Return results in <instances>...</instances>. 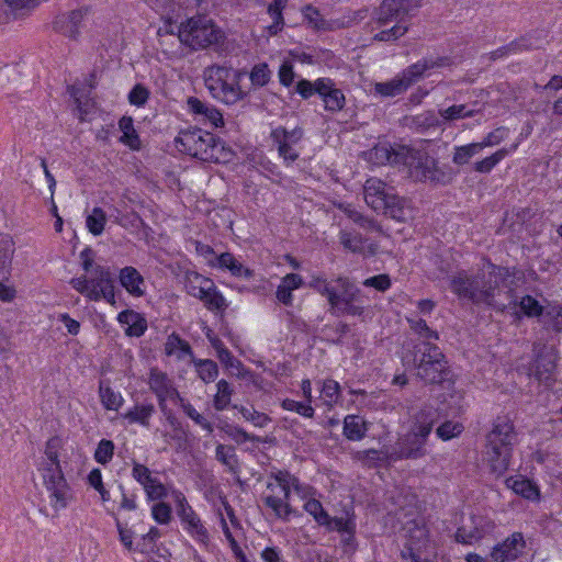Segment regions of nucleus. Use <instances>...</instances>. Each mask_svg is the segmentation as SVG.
Masks as SVG:
<instances>
[{"label": "nucleus", "instance_id": "obj_1", "mask_svg": "<svg viewBox=\"0 0 562 562\" xmlns=\"http://www.w3.org/2000/svg\"><path fill=\"white\" fill-rule=\"evenodd\" d=\"M525 273L516 268L497 266L491 260L476 273L460 270L450 279V290L459 300L495 311H508L514 322L543 317L544 306L532 295H519L517 288L525 283Z\"/></svg>", "mask_w": 562, "mask_h": 562}, {"label": "nucleus", "instance_id": "obj_2", "mask_svg": "<svg viewBox=\"0 0 562 562\" xmlns=\"http://www.w3.org/2000/svg\"><path fill=\"white\" fill-rule=\"evenodd\" d=\"M405 372L413 373L425 385L452 391L457 374L442 349L429 341H405L400 351Z\"/></svg>", "mask_w": 562, "mask_h": 562}, {"label": "nucleus", "instance_id": "obj_3", "mask_svg": "<svg viewBox=\"0 0 562 562\" xmlns=\"http://www.w3.org/2000/svg\"><path fill=\"white\" fill-rule=\"evenodd\" d=\"M371 159L379 165H403L415 181L432 186H447L452 182L456 171L439 161L424 149L401 145L396 148L389 144H378L370 151Z\"/></svg>", "mask_w": 562, "mask_h": 562}, {"label": "nucleus", "instance_id": "obj_4", "mask_svg": "<svg viewBox=\"0 0 562 562\" xmlns=\"http://www.w3.org/2000/svg\"><path fill=\"white\" fill-rule=\"evenodd\" d=\"M447 415L439 406L423 405L413 416L409 429L392 445L391 459L393 462L402 460H418L426 457L428 440L434 427Z\"/></svg>", "mask_w": 562, "mask_h": 562}, {"label": "nucleus", "instance_id": "obj_5", "mask_svg": "<svg viewBox=\"0 0 562 562\" xmlns=\"http://www.w3.org/2000/svg\"><path fill=\"white\" fill-rule=\"evenodd\" d=\"M517 443L518 432L514 422L506 415L494 418L490 430L485 434L483 451L484 460L492 474L502 476L506 473Z\"/></svg>", "mask_w": 562, "mask_h": 562}, {"label": "nucleus", "instance_id": "obj_6", "mask_svg": "<svg viewBox=\"0 0 562 562\" xmlns=\"http://www.w3.org/2000/svg\"><path fill=\"white\" fill-rule=\"evenodd\" d=\"M423 0H383L373 11L374 34L376 42H395L404 36L409 27L407 21L415 16L422 7Z\"/></svg>", "mask_w": 562, "mask_h": 562}, {"label": "nucleus", "instance_id": "obj_7", "mask_svg": "<svg viewBox=\"0 0 562 562\" xmlns=\"http://www.w3.org/2000/svg\"><path fill=\"white\" fill-rule=\"evenodd\" d=\"M176 146L179 151L206 162H227L233 156L223 139L202 128L181 131Z\"/></svg>", "mask_w": 562, "mask_h": 562}, {"label": "nucleus", "instance_id": "obj_8", "mask_svg": "<svg viewBox=\"0 0 562 562\" xmlns=\"http://www.w3.org/2000/svg\"><path fill=\"white\" fill-rule=\"evenodd\" d=\"M58 446L57 438L47 440L45 447L46 459L37 468L42 472L43 484L48 493L49 504L56 513L65 509L72 498L71 487L60 465Z\"/></svg>", "mask_w": 562, "mask_h": 562}, {"label": "nucleus", "instance_id": "obj_9", "mask_svg": "<svg viewBox=\"0 0 562 562\" xmlns=\"http://www.w3.org/2000/svg\"><path fill=\"white\" fill-rule=\"evenodd\" d=\"M269 477L278 483L283 497L270 494L262 497L263 504L273 512L277 518L285 522L290 521L291 516L299 515L290 504L291 491L293 490L301 498L305 499L312 496L315 490L313 486L302 483L297 476L288 470L276 469L269 473Z\"/></svg>", "mask_w": 562, "mask_h": 562}, {"label": "nucleus", "instance_id": "obj_10", "mask_svg": "<svg viewBox=\"0 0 562 562\" xmlns=\"http://www.w3.org/2000/svg\"><path fill=\"white\" fill-rule=\"evenodd\" d=\"M243 76V70L225 65H212L204 70L205 87L214 99L232 105L248 94L240 88Z\"/></svg>", "mask_w": 562, "mask_h": 562}, {"label": "nucleus", "instance_id": "obj_11", "mask_svg": "<svg viewBox=\"0 0 562 562\" xmlns=\"http://www.w3.org/2000/svg\"><path fill=\"white\" fill-rule=\"evenodd\" d=\"M450 65V58L424 57L404 69L401 75L385 82L374 85V93L383 98H394L404 93L411 86L417 82L427 70L443 68Z\"/></svg>", "mask_w": 562, "mask_h": 562}, {"label": "nucleus", "instance_id": "obj_12", "mask_svg": "<svg viewBox=\"0 0 562 562\" xmlns=\"http://www.w3.org/2000/svg\"><path fill=\"white\" fill-rule=\"evenodd\" d=\"M179 40L194 50L218 47L225 34L211 19L198 15L188 19L179 29Z\"/></svg>", "mask_w": 562, "mask_h": 562}, {"label": "nucleus", "instance_id": "obj_13", "mask_svg": "<svg viewBox=\"0 0 562 562\" xmlns=\"http://www.w3.org/2000/svg\"><path fill=\"white\" fill-rule=\"evenodd\" d=\"M366 203L375 212L397 221H405L406 201L391 192L385 182L378 178H369L363 186Z\"/></svg>", "mask_w": 562, "mask_h": 562}, {"label": "nucleus", "instance_id": "obj_14", "mask_svg": "<svg viewBox=\"0 0 562 562\" xmlns=\"http://www.w3.org/2000/svg\"><path fill=\"white\" fill-rule=\"evenodd\" d=\"M335 289L329 297V312L335 316L363 317L362 291L347 277L335 279Z\"/></svg>", "mask_w": 562, "mask_h": 562}, {"label": "nucleus", "instance_id": "obj_15", "mask_svg": "<svg viewBox=\"0 0 562 562\" xmlns=\"http://www.w3.org/2000/svg\"><path fill=\"white\" fill-rule=\"evenodd\" d=\"M295 92L304 100L317 95L323 101L324 110L330 113H337L346 105L344 91L328 77H321L314 81L301 78L295 85Z\"/></svg>", "mask_w": 562, "mask_h": 562}, {"label": "nucleus", "instance_id": "obj_16", "mask_svg": "<svg viewBox=\"0 0 562 562\" xmlns=\"http://www.w3.org/2000/svg\"><path fill=\"white\" fill-rule=\"evenodd\" d=\"M171 497L176 504V512L183 530L199 544L207 548L211 542L210 532L184 494L180 490L172 488Z\"/></svg>", "mask_w": 562, "mask_h": 562}, {"label": "nucleus", "instance_id": "obj_17", "mask_svg": "<svg viewBox=\"0 0 562 562\" xmlns=\"http://www.w3.org/2000/svg\"><path fill=\"white\" fill-rule=\"evenodd\" d=\"M535 358L526 367L524 372L529 378H535L538 382L546 386H551L555 382L554 371L558 362V353L553 346L547 344L533 345Z\"/></svg>", "mask_w": 562, "mask_h": 562}, {"label": "nucleus", "instance_id": "obj_18", "mask_svg": "<svg viewBox=\"0 0 562 562\" xmlns=\"http://www.w3.org/2000/svg\"><path fill=\"white\" fill-rule=\"evenodd\" d=\"M303 136L304 130L301 126L288 130L279 125L271 130L270 139L285 165H291L299 159L300 153L295 149V145L303 139Z\"/></svg>", "mask_w": 562, "mask_h": 562}, {"label": "nucleus", "instance_id": "obj_19", "mask_svg": "<svg viewBox=\"0 0 562 562\" xmlns=\"http://www.w3.org/2000/svg\"><path fill=\"white\" fill-rule=\"evenodd\" d=\"M131 475L143 487L148 503L162 501L169 495V487L145 464L133 461Z\"/></svg>", "mask_w": 562, "mask_h": 562}, {"label": "nucleus", "instance_id": "obj_20", "mask_svg": "<svg viewBox=\"0 0 562 562\" xmlns=\"http://www.w3.org/2000/svg\"><path fill=\"white\" fill-rule=\"evenodd\" d=\"M90 11V7L83 5L69 12L57 13L52 21V29L58 34L77 41Z\"/></svg>", "mask_w": 562, "mask_h": 562}, {"label": "nucleus", "instance_id": "obj_21", "mask_svg": "<svg viewBox=\"0 0 562 562\" xmlns=\"http://www.w3.org/2000/svg\"><path fill=\"white\" fill-rule=\"evenodd\" d=\"M187 106L199 124L212 130L224 126L223 114L214 105L207 104L196 97H189Z\"/></svg>", "mask_w": 562, "mask_h": 562}, {"label": "nucleus", "instance_id": "obj_22", "mask_svg": "<svg viewBox=\"0 0 562 562\" xmlns=\"http://www.w3.org/2000/svg\"><path fill=\"white\" fill-rule=\"evenodd\" d=\"M526 548L522 532H513L503 542L493 547L491 558L495 562H512L517 560Z\"/></svg>", "mask_w": 562, "mask_h": 562}, {"label": "nucleus", "instance_id": "obj_23", "mask_svg": "<svg viewBox=\"0 0 562 562\" xmlns=\"http://www.w3.org/2000/svg\"><path fill=\"white\" fill-rule=\"evenodd\" d=\"M505 485L524 499L533 503L541 501V491L539 485L525 475H512L505 480Z\"/></svg>", "mask_w": 562, "mask_h": 562}, {"label": "nucleus", "instance_id": "obj_24", "mask_svg": "<svg viewBox=\"0 0 562 562\" xmlns=\"http://www.w3.org/2000/svg\"><path fill=\"white\" fill-rule=\"evenodd\" d=\"M119 282L121 286L134 297H142L146 294L145 279L133 266H125L120 269Z\"/></svg>", "mask_w": 562, "mask_h": 562}, {"label": "nucleus", "instance_id": "obj_25", "mask_svg": "<svg viewBox=\"0 0 562 562\" xmlns=\"http://www.w3.org/2000/svg\"><path fill=\"white\" fill-rule=\"evenodd\" d=\"M116 321L121 325H126L124 333L127 337H142L148 328L145 316L130 308L121 311Z\"/></svg>", "mask_w": 562, "mask_h": 562}, {"label": "nucleus", "instance_id": "obj_26", "mask_svg": "<svg viewBox=\"0 0 562 562\" xmlns=\"http://www.w3.org/2000/svg\"><path fill=\"white\" fill-rule=\"evenodd\" d=\"M370 423L362 416L349 414L344 419L342 435L350 441H360L366 438Z\"/></svg>", "mask_w": 562, "mask_h": 562}, {"label": "nucleus", "instance_id": "obj_27", "mask_svg": "<svg viewBox=\"0 0 562 562\" xmlns=\"http://www.w3.org/2000/svg\"><path fill=\"white\" fill-rule=\"evenodd\" d=\"M150 391L156 395L158 402L168 400V394L176 393V387L167 373L157 369H151L148 380Z\"/></svg>", "mask_w": 562, "mask_h": 562}, {"label": "nucleus", "instance_id": "obj_28", "mask_svg": "<svg viewBox=\"0 0 562 562\" xmlns=\"http://www.w3.org/2000/svg\"><path fill=\"white\" fill-rule=\"evenodd\" d=\"M406 322L409 329L417 336L416 339H409L408 341H429L430 344H436L439 340L440 335L438 330L429 327L427 322L417 314L407 316Z\"/></svg>", "mask_w": 562, "mask_h": 562}, {"label": "nucleus", "instance_id": "obj_29", "mask_svg": "<svg viewBox=\"0 0 562 562\" xmlns=\"http://www.w3.org/2000/svg\"><path fill=\"white\" fill-rule=\"evenodd\" d=\"M156 413V407L153 403H136L133 407L127 409L122 417L128 422V424H137L145 428L150 427V419Z\"/></svg>", "mask_w": 562, "mask_h": 562}, {"label": "nucleus", "instance_id": "obj_30", "mask_svg": "<svg viewBox=\"0 0 562 562\" xmlns=\"http://www.w3.org/2000/svg\"><path fill=\"white\" fill-rule=\"evenodd\" d=\"M119 128L122 132L119 142L127 146L132 150H139L142 147V142L139 134L134 127L133 117L128 115H123L119 120Z\"/></svg>", "mask_w": 562, "mask_h": 562}, {"label": "nucleus", "instance_id": "obj_31", "mask_svg": "<svg viewBox=\"0 0 562 562\" xmlns=\"http://www.w3.org/2000/svg\"><path fill=\"white\" fill-rule=\"evenodd\" d=\"M161 531L151 526L149 530L142 535L139 541L135 544V552H139L142 554H157L161 558H166L165 554L160 553V548L157 546V541L161 538Z\"/></svg>", "mask_w": 562, "mask_h": 562}, {"label": "nucleus", "instance_id": "obj_32", "mask_svg": "<svg viewBox=\"0 0 562 562\" xmlns=\"http://www.w3.org/2000/svg\"><path fill=\"white\" fill-rule=\"evenodd\" d=\"M518 144H513L509 148H501L488 157L476 161L474 170L480 173H490L505 157L517 150Z\"/></svg>", "mask_w": 562, "mask_h": 562}, {"label": "nucleus", "instance_id": "obj_33", "mask_svg": "<svg viewBox=\"0 0 562 562\" xmlns=\"http://www.w3.org/2000/svg\"><path fill=\"white\" fill-rule=\"evenodd\" d=\"M99 396L101 404L108 411H117L124 403L122 394L111 387L110 381L100 380Z\"/></svg>", "mask_w": 562, "mask_h": 562}, {"label": "nucleus", "instance_id": "obj_34", "mask_svg": "<svg viewBox=\"0 0 562 562\" xmlns=\"http://www.w3.org/2000/svg\"><path fill=\"white\" fill-rule=\"evenodd\" d=\"M235 390L232 383L225 379H221L216 383V393L213 397V407L217 412H223L232 407V397Z\"/></svg>", "mask_w": 562, "mask_h": 562}, {"label": "nucleus", "instance_id": "obj_35", "mask_svg": "<svg viewBox=\"0 0 562 562\" xmlns=\"http://www.w3.org/2000/svg\"><path fill=\"white\" fill-rule=\"evenodd\" d=\"M470 521L475 543L491 536L496 529L494 519L487 515H471Z\"/></svg>", "mask_w": 562, "mask_h": 562}, {"label": "nucleus", "instance_id": "obj_36", "mask_svg": "<svg viewBox=\"0 0 562 562\" xmlns=\"http://www.w3.org/2000/svg\"><path fill=\"white\" fill-rule=\"evenodd\" d=\"M321 398L323 404L331 409L338 404L341 396V389L339 383L334 379H325L321 385Z\"/></svg>", "mask_w": 562, "mask_h": 562}, {"label": "nucleus", "instance_id": "obj_37", "mask_svg": "<svg viewBox=\"0 0 562 562\" xmlns=\"http://www.w3.org/2000/svg\"><path fill=\"white\" fill-rule=\"evenodd\" d=\"M339 239L344 248L353 254H362L364 250L367 238H364L359 232L355 229H341Z\"/></svg>", "mask_w": 562, "mask_h": 562}, {"label": "nucleus", "instance_id": "obj_38", "mask_svg": "<svg viewBox=\"0 0 562 562\" xmlns=\"http://www.w3.org/2000/svg\"><path fill=\"white\" fill-rule=\"evenodd\" d=\"M204 282L209 283V293L203 301L204 306L211 312H225L228 307L227 301L222 294V292L216 288L214 281L204 280Z\"/></svg>", "mask_w": 562, "mask_h": 562}, {"label": "nucleus", "instance_id": "obj_39", "mask_svg": "<svg viewBox=\"0 0 562 562\" xmlns=\"http://www.w3.org/2000/svg\"><path fill=\"white\" fill-rule=\"evenodd\" d=\"M463 431V424L451 419H445L435 430L437 438L442 441H449L451 439L458 438L462 435Z\"/></svg>", "mask_w": 562, "mask_h": 562}, {"label": "nucleus", "instance_id": "obj_40", "mask_svg": "<svg viewBox=\"0 0 562 562\" xmlns=\"http://www.w3.org/2000/svg\"><path fill=\"white\" fill-rule=\"evenodd\" d=\"M540 322L543 324L546 329L557 334L562 333V303L555 304L546 310Z\"/></svg>", "mask_w": 562, "mask_h": 562}, {"label": "nucleus", "instance_id": "obj_41", "mask_svg": "<svg viewBox=\"0 0 562 562\" xmlns=\"http://www.w3.org/2000/svg\"><path fill=\"white\" fill-rule=\"evenodd\" d=\"M106 224V214L100 206H94L86 217V227L93 236H100Z\"/></svg>", "mask_w": 562, "mask_h": 562}, {"label": "nucleus", "instance_id": "obj_42", "mask_svg": "<svg viewBox=\"0 0 562 562\" xmlns=\"http://www.w3.org/2000/svg\"><path fill=\"white\" fill-rule=\"evenodd\" d=\"M327 532L337 531L340 535L346 531H352V528H357L355 514L347 513L346 517H328V524L324 525Z\"/></svg>", "mask_w": 562, "mask_h": 562}, {"label": "nucleus", "instance_id": "obj_43", "mask_svg": "<svg viewBox=\"0 0 562 562\" xmlns=\"http://www.w3.org/2000/svg\"><path fill=\"white\" fill-rule=\"evenodd\" d=\"M216 459L226 465L231 472L237 473L238 471V457L233 446L218 443L215 449Z\"/></svg>", "mask_w": 562, "mask_h": 562}, {"label": "nucleus", "instance_id": "obj_44", "mask_svg": "<svg viewBox=\"0 0 562 562\" xmlns=\"http://www.w3.org/2000/svg\"><path fill=\"white\" fill-rule=\"evenodd\" d=\"M302 15L308 26L316 31H327L329 29L328 22L323 18L319 10L312 4H306L302 8Z\"/></svg>", "mask_w": 562, "mask_h": 562}, {"label": "nucleus", "instance_id": "obj_45", "mask_svg": "<svg viewBox=\"0 0 562 562\" xmlns=\"http://www.w3.org/2000/svg\"><path fill=\"white\" fill-rule=\"evenodd\" d=\"M113 278L110 269L103 266H95L92 270V276L89 279L90 290L97 291L98 289H105L109 284L113 283Z\"/></svg>", "mask_w": 562, "mask_h": 562}, {"label": "nucleus", "instance_id": "obj_46", "mask_svg": "<svg viewBox=\"0 0 562 562\" xmlns=\"http://www.w3.org/2000/svg\"><path fill=\"white\" fill-rule=\"evenodd\" d=\"M111 516L114 518L120 542L128 552H135L136 543L133 541L135 531L128 527L127 522H123L114 513H111Z\"/></svg>", "mask_w": 562, "mask_h": 562}, {"label": "nucleus", "instance_id": "obj_47", "mask_svg": "<svg viewBox=\"0 0 562 562\" xmlns=\"http://www.w3.org/2000/svg\"><path fill=\"white\" fill-rule=\"evenodd\" d=\"M272 72L267 63L256 64L250 72L249 80L254 88H261L267 86L271 80Z\"/></svg>", "mask_w": 562, "mask_h": 562}, {"label": "nucleus", "instance_id": "obj_48", "mask_svg": "<svg viewBox=\"0 0 562 562\" xmlns=\"http://www.w3.org/2000/svg\"><path fill=\"white\" fill-rule=\"evenodd\" d=\"M303 509L314 518L319 527H324V525L328 524L329 514L318 499L308 498L304 503Z\"/></svg>", "mask_w": 562, "mask_h": 562}, {"label": "nucleus", "instance_id": "obj_49", "mask_svg": "<svg viewBox=\"0 0 562 562\" xmlns=\"http://www.w3.org/2000/svg\"><path fill=\"white\" fill-rule=\"evenodd\" d=\"M232 408L237 409L247 422L252 423L256 427L262 428L271 422L267 414L256 411L252 406L246 407L234 404Z\"/></svg>", "mask_w": 562, "mask_h": 562}, {"label": "nucleus", "instance_id": "obj_50", "mask_svg": "<svg viewBox=\"0 0 562 562\" xmlns=\"http://www.w3.org/2000/svg\"><path fill=\"white\" fill-rule=\"evenodd\" d=\"M481 151V146L477 143H471L463 146H456L452 157V161L456 165L463 166L470 161V159Z\"/></svg>", "mask_w": 562, "mask_h": 562}, {"label": "nucleus", "instance_id": "obj_51", "mask_svg": "<svg viewBox=\"0 0 562 562\" xmlns=\"http://www.w3.org/2000/svg\"><path fill=\"white\" fill-rule=\"evenodd\" d=\"M222 429L231 439H233L238 445L244 443L246 441L261 442V438L259 436L250 435L239 426L226 424Z\"/></svg>", "mask_w": 562, "mask_h": 562}, {"label": "nucleus", "instance_id": "obj_52", "mask_svg": "<svg viewBox=\"0 0 562 562\" xmlns=\"http://www.w3.org/2000/svg\"><path fill=\"white\" fill-rule=\"evenodd\" d=\"M114 442L110 439H101L97 446L93 458L95 462L102 465L110 463L114 456Z\"/></svg>", "mask_w": 562, "mask_h": 562}, {"label": "nucleus", "instance_id": "obj_53", "mask_svg": "<svg viewBox=\"0 0 562 562\" xmlns=\"http://www.w3.org/2000/svg\"><path fill=\"white\" fill-rule=\"evenodd\" d=\"M198 374L205 383L213 382L218 375V368L215 361L200 359L195 361Z\"/></svg>", "mask_w": 562, "mask_h": 562}, {"label": "nucleus", "instance_id": "obj_54", "mask_svg": "<svg viewBox=\"0 0 562 562\" xmlns=\"http://www.w3.org/2000/svg\"><path fill=\"white\" fill-rule=\"evenodd\" d=\"M281 407L284 411L289 412H295L296 414L305 417V418H312L315 414V409L308 402H299L292 398H284L281 402Z\"/></svg>", "mask_w": 562, "mask_h": 562}, {"label": "nucleus", "instance_id": "obj_55", "mask_svg": "<svg viewBox=\"0 0 562 562\" xmlns=\"http://www.w3.org/2000/svg\"><path fill=\"white\" fill-rule=\"evenodd\" d=\"M180 350L183 355L190 356L193 353L190 344L181 338V336L177 333H172L168 336L165 350L167 355H172L176 350Z\"/></svg>", "mask_w": 562, "mask_h": 562}, {"label": "nucleus", "instance_id": "obj_56", "mask_svg": "<svg viewBox=\"0 0 562 562\" xmlns=\"http://www.w3.org/2000/svg\"><path fill=\"white\" fill-rule=\"evenodd\" d=\"M392 446L385 447L382 450L368 449L363 451L364 459L373 465H383L386 463H394L391 459Z\"/></svg>", "mask_w": 562, "mask_h": 562}, {"label": "nucleus", "instance_id": "obj_57", "mask_svg": "<svg viewBox=\"0 0 562 562\" xmlns=\"http://www.w3.org/2000/svg\"><path fill=\"white\" fill-rule=\"evenodd\" d=\"M150 97L149 89L143 83H136L128 92L127 100L130 104L144 108Z\"/></svg>", "mask_w": 562, "mask_h": 562}, {"label": "nucleus", "instance_id": "obj_58", "mask_svg": "<svg viewBox=\"0 0 562 562\" xmlns=\"http://www.w3.org/2000/svg\"><path fill=\"white\" fill-rule=\"evenodd\" d=\"M258 170L259 172L276 182H279L282 179V171L280 170L279 166L274 162H272L267 157H260L257 161Z\"/></svg>", "mask_w": 562, "mask_h": 562}, {"label": "nucleus", "instance_id": "obj_59", "mask_svg": "<svg viewBox=\"0 0 562 562\" xmlns=\"http://www.w3.org/2000/svg\"><path fill=\"white\" fill-rule=\"evenodd\" d=\"M151 516L159 525H168L172 517V508L162 501L155 502L151 506Z\"/></svg>", "mask_w": 562, "mask_h": 562}, {"label": "nucleus", "instance_id": "obj_60", "mask_svg": "<svg viewBox=\"0 0 562 562\" xmlns=\"http://www.w3.org/2000/svg\"><path fill=\"white\" fill-rule=\"evenodd\" d=\"M307 286L322 296L326 297L327 302L329 301V297L331 296V293L335 289V284L328 282L323 276H313Z\"/></svg>", "mask_w": 562, "mask_h": 562}, {"label": "nucleus", "instance_id": "obj_61", "mask_svg": "<svg viewBox=\"0 0 562 562\" xmlns=\"http://www.w3.org/2000/svg\"><path fill=\"white\" fill-rule=\"evenodd\" d=\"M181 408L183 413L189 418H191L196 425H199L202 429L206 430L207 432H213V424L210 423L205 417H203L191 403H182Z\"/></svg>", "mask_w": 562, "mask_h": 562}, {"label": "nucleus", "instance_id": "obj_62", "mask_svg": "<svg viewBox=\"0 0 562 562\" xmlns=\"http://www.w3.org/2000/svg\"><path fill=\"white\" fill-rule=\"evenodd\" d=\"M508 47V50L510 55L513 54H519L524 50H529L533 48H539L540 45L533 42V38L531 34H526L519 38H516L512 41L510 43L506 44Z\"/></svg>", "mask_w": 562, "mask_h": 562}, {"label": "nucleus", "instance_id": "obj_63", "mask_svg": "<svg viewBox=\"0 0 562 562\" xmlns=\"http://www.w3.org/2000/svg\"><path fill=\"white\" fill-rule=\"evenodd\" d=\"M348 217L355 223L357 224L359 227L366 229V231H369V232H381V226L380 224L373 220V218H370L363 214H361L360 212L358 211H349L348 212Z\"/></svg>", "mask_w": 562, "mask_h": 562}, {"label": "nucleus", "instance_id": "obj_64", "mask_svg": "<svg viewBox=\"0 0 562 562\" xmlns=\"http://www.w3.org/2000/svg\"><path fill=\"white\" fill-rule=\"evenodd\" d=\"M474 111L470 110L465 104H453L446 110L441 111V116L446 121H454L464 117H472Z\"/></svg>", "mask_w": 562, "mask_h": 562}]
</instances>
